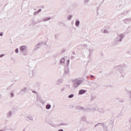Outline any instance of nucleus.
I'll return each mask as SVG.
<instances>
[{
  "label": "nucleus",
  "instance_id": "obj_7",
  "mask_svg": "<svg viewBox=\"0 0 131 131\" xmlns=\"http://www.w3.org/2000/svg\"><path fill=\"white\" fill-rule=\"evenodd\" d=\"M76 26H78V25H79V21H76Z\"/></svg>",
  "mask_w": 131,
  "mask_h": 131
},
{
  "label": "nucleus",
  "instance_id": "obj_11",
  "mask_svg": "<svg viewBox=\"0 0 131 131\" xmlns=\"http://www.w3.org/2000/svg\"><path fill=\"white\" fill-rule=\"evenodd\" d=\"M0 36H3V33H0Z\"/></svg>",
  "mask_w": 131,
  "mask_h": 131
},
{
  "label": "nucleus",
  "instance_id": "obj_14",
  "mask_svg": "<svg viewBox=\"0 0 131 131\" xmlns=\"http://www.w3.org/2000/svg\"><path fill=\"white\" fill-rule=\"evenodd\" d=\"M58 131H63V129H59Z\"/></svg>",
  "mask_w": 131,
  "mask_h": 131
},
{
  "label": "nucleus",
  "instance_id": "obj_13",
  "mask_svg": "<svg viewBox=\"0 0 131 131\" xmlns=\"http://www.w3.org/2000/svg\"><path fill=\"white\" fill-rule=\"evenodd\" d=\"M93 77H94V76H91V78H93Z\"/></svg>",
  "mask_w": 131,
  "mask_h": 131
},
{
  "label": "nucleus",
  "instance_id": "obj_5",
  "mask_svg": "<svg viewBox=\"0 0 131 131\" xmlns=\"http://www.w3.org/2000/svg\"><path fill=\"white\" fill-rule=\"evenodd\" d=\"M50 19H51V18H50V17L45 18L43 19V21H49V20H50Z\"/></svg>",
  "mask_w": 131,
  "mask_h": 131
},
{
  "label": "nucleus",
  "instance_id": "obj_2",
  "mask_svg": "<svg viewBox=\"0 0 131 131\" xmlns=\"http://www.w3.org/2000/svg\"><path fill=\"white\" fill-rule=\"evenodd\" d=\"M123 34H120L118 35L117 37V40L116 42V43H119L121 41H122V39H123Z\"/></svg>",
  "mask_w": 131,
  "mask_h": 131
},
{
  "label": "nucleus",
  "instance_id": "obj_15",
  "mask_svg": "<svg viewBox=\"0 0 131 131\" xmlns=\"http://www.w3.org/2000/svg\"><path fill=\"white\" fill-rule=\"evenodd\" d=\"M11 96H12V97H13V94H11Z\"/></svg>",
  "mask_w": 131,
  "mask_h": 131
},
{
  "label": "nucleus",
  "instance_id": "obj_10",
  "mask_svg": "<svg viewBox=\"0 0 131 131\" xmlns=\"http://www.w3.org/2000/svg\"><path fill=\"white\" fill-rule=\"evenodd\" d=\"M129 97H130V99H131V91H129Z\"/></svg>",
  "mask_w": 131,
  "mask_h": 131
},
{
  "label": "nucleus",
  "instance_id": "obj_9",
  "mask_svg": "<svg viewBox=\"0 0 131 131\" xmlns=\"http://www.w3.org/2000/svg\"><path fill=\"white\" fill-rule=\"evenodd\" d=\"M18 51H19V50L18 49H16L15 50V53H18Z\"/></svg>",
  "mask_w": 131,
  "mask_h": 131
},
{
  "label": "nucleus",
  "instance_id": "obj_3",
  "mask_svg": "<svg viewBox=\"0 0 131 131\" xmlns=\"http://www.w3.org/2000/svg\"><path fill=\"white\" fill-rule=\"evenodd\" d=\"M84 93H85L84 90H80L79 92V95H82V94H84Z\"/></svg>",
  "mask_w": 131,
  "mask_h": 131
},
{
  "label": "nucleus",
  "instance_id": "obj_8",
  "mask_svg": "<svg viewBox=\"0 0 131 131\" xmlns=\"http://www.w3.org/2000/svg\"><path fill=\"white\" fill-rule=\"evenodd\" d=\"M74 95L73 94H71L69 96V98H73Z\"/></svg>",
  "mask_w": 131,
  "mask_h": 131
},
{
  "label": "nucleus",
  "instance_id": "obj_6",
  "mask_svg": "<svg viewBox=\"0 0 131 131\" xmlns=\"http://www.w3.org/2000/svg\"><path fill=\"white\" fill-rule=\"evenodd\" d=\"M50 108H51V105L48 104V105L46 106V109H50Z\"/></svg>",
  "mask_w": 131,
  "mask_h": 131
},
{
  "label": "nucleus",
  "instance_id": "obj_12",
  "mask_svg": "<svg viewBox=\"0 0 131 131\" xmlns=\"http://www.w3.org/2000/svg\"><path fill=\"white\" fill-rule=\"evenodd\" d=\"M4 56V54L1 55H0V58H2V57H3Z\"/></svg>",
  "mask_w": 131,
  "mask_h": 131
},
{
  "label": "nucleus",
  "instance_id": "obj_16",
  "mask_svg": "<svg viewBox=\"0 0 131 131\" xmlns=\"http://www.w3.org/2000/svg\"><path fill=\"white\" fill-rule=\"evenodd\" d=\"M70 18H71V16H70V17L69 19H70Z\"/></svg>",
  "mask_w": 131,
  "mask_h": 131
},
{
  "label": "nucleus",
  "instance_id": "obj_4",
  "mask_svg": "<svg viewBox=\"0 0 131 131\" xmlns=\"http://www.w3.org/2000/svg\"><path fill=\"white\" fill-rule=\"evenodd\" d=\"M21 51H25L26 50V46H21L20 47Z\"/></svg>",
  "mask_w": 131,
  "mask_h": 131
},
{
  "label": "nucleus",
  "instance_id": "obj_1",
  "mask_svg": "<svg viewBox=\"0 0 131 131\" xmlns=\"http://www.w3.org/2000/svg\"><path fill=\"white\" fill-rule=\"evenodd\" d=\"M116 73H117V71H119L121 75L122 76H124V71L122 69V67L121 66H117L116 67Z\"/></svg>",
  "mask_w": 131,
  "mask_h": 131
}]
</instances>
